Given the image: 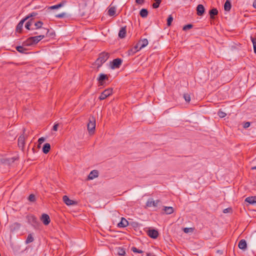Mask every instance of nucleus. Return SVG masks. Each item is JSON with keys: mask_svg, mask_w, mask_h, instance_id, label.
Wrapping results in <instances>:
<instances>
[{"mask_svg": "<svg viewBox=\"0 0 256 256\" xmlns=\"http://www.w3.org/2000/svg\"><path fill=\"white\" fill-rule=\"evenodd\" d=\"M45 37V35L40 34L37 36H31L23 42V46H30L37 44Z\"/></svg>", "mask_w": 256, "mask_h": 256, "instance_id": "1", "label": "nucleus"}, {"mask_svg": "<svg viewBox=\"0 0 256 256\" xmlns=\"http://www.w3.org/2000/svg\"><path fill=\"white\" fill-rule=\"evenodd\" d=\"M110 54L108 52H102L99 54L98 58L95 62V64L97 66L98 68H100L107 60Z\"/></svg>", "mask_w": 256, "mask_h": 256, "instance_id": "2", "label": "nucleus"}, {"mask_svg": "<svg viewBox=\"0 0 256 256\" xmlns=\"http://www.w3.org/2000/svg\"><path fill=\"white\" fill-rule=\"evenodd\" d=\"M96 128V118L94 116H90L87 124L88 130L90 134H93Z\"/></svg>", "mask_w": 256, "mask_h": 256, "instance_id": "3", "label": "nucleus"}, {"mask_svg": "<svg viewBox=\"0 0 256 256\" xmlns=\"http://www.w3.org/2000/svg\"><path fill=\"white\" fill-rule=\"evenodd\" d=\"M28 220L29 224H30L34 228H37L40 224V222L38 218L32 215L28 216Z\"/></svg>", "mask_w": 256, "mask_h": 256, "instance_id": "4", "label": "nucleus"}, {"mask_svg": "<svg viewBox=\"0 0 256 256\" xmlns=\"http://www.w3.org/2000/svg\"><path fill=\"white\" fill-rule=\"evenodd\" d=\"M122 59L120 58H115L110 62V68L112 70L118 68L122 65Z\"/></svg>", "mask_w": 256, "mask_h": 256, "instance_id": "5", "label": "nucleus"}, {"mask_svg": "<svg viewBox=\"0 0 256 256\" xmlns=\"http://www.w3.org/2000/svg\"><path fill=\"white\" fill-rule=\"evenodd\" d=\"M97 80L98 82V86H103L106 81L108 80V77L106 74L101 73L97 78Z\"/></svg>", "mask_w": 256, "mask_h": 256, "instance_id": "6", "label": "nucleus"}, {"mask_svg": "<svg viewBox=\"0 0 256 256\" xmlns=\"http://www.w3.org/2000/svg\"><path fill=\"white\" fill-rule=\"evenodd\" d=\"M112 88H108L105 90L104 91H103L101 93V94L99 96L98 98L100 100H104L106 99L107 97L110 96V94H112Z\"/></svg>", "mask_w": 256, "mask_h": 256, "instance_id": "7", "label": "nucleus"}, {"mask_svg": "<svg viewBox=\"0 0 256 256\" xmlns=\"http://www.w3.org/2000/svg\"><path fill=\"white\" fill-rule=\"evenodd\" d=\"M160 203H161L160 200H154L152 198H148L146 202V206L147 207H151L152 206L157 207Z\"/></svg>", "mask_w": 256, "mask_h": 256, "instance_id": "8", "label": "nucleus"}, {"mask_svg": "<svg viewBox=\"0 0 256 256\" xmlns=\"http://www.w3.org/2000/svg\"><path fill=\"white\" fill-rule=\"evenodd\" d=\"M148 235L152 238L156 239L158 236V232L156 229H150L147 232Z\"/></svg>", "mask_w": 256, "mask_h": 256, "instance_id": "9", "label": "nucleus"}, {"mask_svg": "<svg viewBox=\"0 0 256 256\" xmlns=\"http://www.w3.org/2000/svg\"><path fill=\"white\" fill-rule=\"evenodd\" d=\"M196 10L198 16H202L205 13L206 9L202 4H199L196 6Z\"/></svg>", "mask_w": 256, "mask_h": 256, "instance_id": "10", "label": "nucleus"}, {"mask_svg": "<svg viewBox=\"0 0 256 256\" xmlns=\"http://www.w3.org/2000/svg\"><path fill=\"white\" fill-rule=\"evenodd\" d=\"M40 220L43 222V224L46 226L48 225L50 222V220L49 216L46 214H42L40 217Z\"/></svg>", "mask_w": 256, "mask_h": 256, "instance_id": "11", "label": "nucleus"}, {"mask_svg": "<svg viewBox=\"0 0 256 256\" xmlns=\"http://www.w3.org/2000/svg\"><path fill=\"white\" fill-rule=\"evenodd\" d=\"M62 200L68 206H73L77 204V202L70 200L67 196H63Z\"/></svg>", "mask_w": 256, "mask_h": 256, "instance_id": "12", "label": "nucleus"}, {"mask_svg": "<svg viewBox=\"0 0 256 256\" xmlns=\"http://www.w3.org/2000/svg\"><path fill=\"white\" fill-rule=\"evenodd\" d=\"M25 144V138L24 134L20 136L18 138V146L23 150Z\"/></svg>", "mask_w": 256, "mask_h": 256, "instance_id": "13", "label": "nucleus"}, {"mask_svg": "<svg viewBox=\"0 0 256 256\" xmlns=\"http://www.w3.org/2000/svg\"><path fill=\"white\" fill-rule=\"evenodd\" d=\"M26 21V18H22L20 20L16 26V31L19 33H21L22 30L24 23Z\"/></svg>", "mask_w": 256, "mask_h": 256, "instance_id": "14", "label": "nucleus"}, {"mask_svg": "<svg viewBox=\"0 0 256 256\" xmlns=\"http://www.w3.org/2000/svg\"><path fill=\"white\" fill-rule=\"evenodd\" d=\"M148 44V40L146 38L140 40L138 42V45L140 46L139 50L146 47Z\"/></svg>", "mask_w": 256, "mask_h": 256, "instance_id": "15", "label": "nucleus"}, {"mask_svg": "<svg viewBox=\"0 0 256 256\" xmlns=\"http://www.w3.org/2000/svg\"><path fill=\"white\" fill-rule=\"evenodd\" d=\"M218 10L216 8H213L209 10V14L210 19H214L215 16L218 14Z\"/></svg>", "mask_w": 256, "mask_h": 256, "instance_id": "16", "label": "nucleus"}, {"mask_svg": "<svg viewBox=\"0 0 256 256\" xmlns=\"http://www.w3.org/2000/svg\"><path fill=\"white\" fill-rule=\"evenodd\" d=\"M128 225V221L124 218H121V220L118 224V226L119 228H125Z\"/></svg>", "mask_w": 256, "mask_h": 256, "instance_id": "17", "label": "nucleus"}, {"mask_svg": "<svg viewBox=\"0 0 256 256\" xmlns=\"http://www.w3.org/2000/svg\"><path fill=\"white\" fill-rule=\"evenodd\" d=\"M66 3V0H62L60 3L57 4L50 6V7H49V9L56 10V9L60 8L62 7L63 6H64Z\"/></svg>", "mask_w": 256, "mask_h": 256, "instance_id": "18", "label": "nucleus"}, {"mask_svg": "<svg viewBox=\"0 0 256 256\" xmlns=\"http://www.w3.org/2000/svg\"><path fill=\"white\" fill-rule=\"evenodd\" d=\"M126 26L122 27L118 32V37L120 38H124L126 36Z\"/></svg>", "mask_w": 256, "mask_h": 256, "instance_id": "19", "label": "nucleus"}, {"mask_svg": "<svg viewBox=\"0 0 256 256\" xmlns=\"http://www.w3.org/2000/svg\"><path fill=\"white\" fill-rule=\"evenodd\" d=\"M245 202L250 204H256V196H248L245 199Z\"/></svg>", "mask_w": 256, "mask_h": 256, "instance_id": "20", "label": "nucleus"}, {"mask_svg": "<svg viewBox=\"0 0 256 256\" xmlns=\"http://www.w3.org/2000/svg\"><path fill=\"white\" fill-rule=\"evenodd\" d=\"M238 248L242 250H246L247 248L246 242L245 240H241L238 244Z\"/></svg>", "mask_w": 256, "mask_h": 256, "instance_id": "21", "label": "nucleus"}, {"mask_svg": "<svg viewBox=\"0 0 256 256\" xmlns=\"http://www.w3.org/2000/svg\"><path fill=\"white\" fill-rule=\"evenodd\" d=\"M43 30H44L46 33V36L50 38H54L55 36V32L54 30H50L48 29L43 28Z\"/></svg>", "mask_w": 256, "mask_h": 256, "instance_id": "22", "label": "nucleus"}, {"mask_svg": "<svg viewBox=\"0 0 256 256\" xmlns=\"http://www.w3.org/2000/svg\"><path fill=\"white\" fill-rule=\"evenodd\" d=\"M98 171L97 170H92L88 176V180H93L98 176Z\"/></svg>", "mask_w": 256, "mask_h": 256, "instance_id": "23", "label": "nucleus"}, {"mask_svg": "<svg viewBox=\"0 0 256 256\" xmlns=\"http://www.w3.org/2000/svg\"><path fill=\"white\" fill-rule=\"evenodd\" d=\"M50 150V145L48 143H46L44 144L43 147L42 148V152L45 154H47Z\"/></svg>", "mask_w": 256, "mask_h": 256, "instance_id": "24", "label": "nucleus"}, {"mask_svg": "<svg viewBox=\"0 0 256 256\" xmlns=\"http://www.w3.org/2000/svg\"><path fill=\"white\" fill-rule=\"evenodd\" d=\"M24 46L23 44L22 46H18L16 47V49L21 54H26V51L28 49L24 48Z\"/></svg>", "mask_w": 256, "mask_h": 256, "instance_id": "25", "label": "nucleus"}, {"mask_svg": "<svg viewBox=\"0 0 256 256\" xmlns=\"http://www.w3.org/2000/svg\"><path fill=\"white\" fill-rule=\"evenodd\" d=\"M232 8L231 2L230 0H226L224 4V10L228 12Z\"/></svg>", "mask_w": 256, "mask_h": 256, "instance_id": "26", "label": "nucleus"}, {"mask_svg": "<svg viewBox=\"0 0 256 256\" xmlns=\"http://www.w3.org/2000/svg\"><path fill=\"white\" fill-rule=\"evenodd\" d=\"M117 254L120 256H124L126 254L125 249L123 248L118 247L116 248Z\"/></svg>", "mask_w": 256, "mask_h": 256, "instance_id": "27", "label": "nucleus"}, {"mask_svg": "<svg viewBox=\"0 0 256 256\" xmlns=\"http://www.w3.org/2000/svg\"><path fill=\"white\" fill-rule=\"evenodd\" d=\"M148 10L146 8H142L140 12V15L141 17L144 18L148 15Z\"/></svg>", "mask_w": 256, "mask_h": 256, "instance_id": "28", "label": "nucleus"}, {"mask_svg": "<svg viewBox=\"0 0 256 256\" xmlns=\"http://www.w3.org/2000/svg\"><path fill=\"white\" fill-rule=\"evenodd\" d=\"M164 210L166 214H170L174 212V208L172 206H164Z\"/></svg>", "mask_w": 256, "mask_h": 256, "instance_id": "29", "label": "nucleus"}, {"mask_svg": "<svg viewBox=\"0 0 256 256\" xmlns=\"http://www.w3.org/2000/svg\"><path fill=\"white\" fill-rule=\"evenodd\" d=\"M116 8L114 6L110 7L108 12V14L110 16H114L116 14Z\"/></svg>", "mask_w": 256, "mask_h": 256, "instance_id": "30", "label": "nucleus"}, {"mask_svg": "<svg viewBox=\"0 0 256 256\" xmlns=\"http://www.w3.org/2000/svg\"><path fill=\"white\" fill-rule=\"evenodd\" d=\"M33 21H34V19L33 18H30V19L26 23V24H25V28L28 30H32L30 27V26L32 25V24L33 22Z\"/></svg>", "mask_w": 256, "mask_h": 256, "instance_id": "31", "label": "nucleus"}, {"mask_svg": "<svg viewBox=\"0 0 256 256\" xmlns=\"http://www.w3.org/2000/svg\"><path fill=\"white\" fill-rule=\"evenodd\" d=\"M250 38L252 43L254 53L256 54V38L250 36Z\"/></svg>", "mask_w": 256, "mask_h": 256, "instance_id": "32", "label": "nucleus"}, {"mask_svg": "<svg viewBox=\"0 0 256 256\" xmlns=\"http://www.w3.org/2000/svg\"><path fill=\"white\" fill-rule=\"evenodd\" d=\"M34 240V238L32 235V234H29L25 242L26 244H30V242H32Z\"/></svg>", "mask_w": 256, "mask_h": 256, "instance_id": "33", "label": "nucleus"}, {"mask_svg": "<svg viewBox=\"0 0 256 256\" xmlns=\"http://www.w3.org/2000/svg\"><path fill=\"white\" fill-rule=\"evenodd\" d=\"M154 2L152 4L153 8H157L160 6L162 0H154Z\"/></svg>", "mask_w": 256, "mask_h": 256, "instance_id": "34", "label": "nucleus"}, {"mask_svg": "<svg viewBox=\"0 0 256 256\" xmlns=\"http://www.w3.org/2000/svg\"><path fill=\"white\" fill-rule=\"evenodd\" d=\"M42 24L43 22L42 21H38L34 24V26H36V28H32V30L40 28H42Z\"/></svg>", "mask_w": 256, "mask_h": 256, "instance_id": "35", "label": "nucleus"}, {"mask_svg": "<svg viewBox=\"0 0 256 256\" xmlns=\"http://www.w3.org/2000/svg\"><path fill=\"white\" fill-rule=\"evenodd\" d=\"M37 15H38L37 12H32L30 14H28V16H26L25 18H26V20H28L30 18H32V17L36 16Z\"/></svg>", "mask_w": 256, "mask_h": 256, "instance_id": "36", "label": "nucleus"}, {"mask_svg": "<svg viewBox=\"0 0 256 256\" xmlns=\"http://www.w3.org/2000/svg\"><path fill=\"white\" fill-rule=\"evenodd\" d=\"M173 17L172 15L170 14L168 16V18H167V23L166 24L168 26H170L172 24V22L173 21Z\"/></svg>", "mask_w": 256, "mask_h": 256, "instance_id": "37", "label": "nucleus"}, {"mask_svg": "<svg viewBox=\"0 0 256 256\" xmlns=\"http://www.w3.org/2000/svg\"><path fill=\"white\" fill-rule=\"evenodd\" d=\"M28 199L30 202H35L36 201V198L34 194H30Z\"/></svg>", "mask_w": 256, "mask_h": 256, "instance_id": "38", "label": "nucleus"}, {"mask_svg": "<svg viewBox=\"0 0 256 256\" xmlns=\"http://www.w3.org/2000/svg\"><path fill=\"white\" fill-rule=\"evenodd\" d=\"M131 250L134 253L142 254V253H143V252H144L142 250H138L134 246H133L131 248Z\"/></svg>", "mask_w": 256, "mask_h": 256, "instance_id": "39", "label": "nucleus"}, {"mask_svg": "<svg viewBox=\"0 0 256 256\" xmlns=\"http://www.w3.org/2000/svg\"><path fill=\"white\" fill-rule=\"evenodd\" d=\"M193 27V25L192 24H188L185 25L183 28L182 30L184 31H186Z\"/></svg>", "mask_w": 256, "mask_h": 256, "instance_id": "40", "label": "nucleus"}, {"mask_svg": "<svg viewBox=\"0 0 256 256\" xmlns=\"http://www.w3.org/2000/svg\"><path fill=\"white\" fill-rule=\"evenodd\" d=\"M20 227V224L18 223H15L12 226L11 231H14L16 229H18Z\"/></svg>", "mask_w": 256, "mask_h": 256, "instance_id": "41", "label": "nucleus"}, {"mask_svg": "<svg viewBox=\"0 0 256 256\" xmlns=\"http://www.w3.org/2000/svg\"><path fill=\"white\" fill-rule=\"evenodd\" d=\"M183 97L186 102H190V96L189 94H184Z\"/></svg>", "mask_w": 256, "mask_h": 256, "instance_id": "42", "label": "nucleus"}, {"mask_svg": "<svg viewBox=\"0 0 256 256\" xmlns=\"http://www.w3.org/2000/svg\"><path fill=\"white\" fill-rule=\"evenodd\" d=\"M66 13L62 12L61 14H58L56 15L55 16L56 18H64V17H65L66 16Z\"/></svg>", "mask_w": 256, "mask_h": 256, "instance_id": "43", "label": "nucleus"}, {"mask_svg": "<svg viewBox=\"0 0 256 256\" xmlns=\"http://www.w3.org/2000/svg\"><path fill=\"white\" fill-rule=\"evenodd\" d=\"M218 114L221 118H223L226 116V114L222 110H219L218 112Z\"/></svg>", "mask_w": 256, "mask_h": 256, "instance_id": "44", "label": "nucleus"}, {"mask_svg": "<svg viewBox=\"0 0 256 256\" xmlns=\"http://www.w3.org/2000/svg\"><path fill=\"white\" fill-rule=\"evenodd\" d=\"M183 230L185 233H188L190 232H192L193 228H184Z\"/></svg>", "mask_w": 256, "mask_h": 256, "instance_id": "45", "label": "nucleus"}, {"mask_svg": "<svg viewBox=\"0 0 256 256\" xmlns=\"http://www.w3.org/2000/svg\"><path fill=\"white\" fill-rule=\"evenodd\" d=\"M145 2V0H136V2L138 4L142 5Z\"/></svg>", "mask_w": 256, "mask_h": 256, "instance_id": "46", "label": "nucleus"}, {"mask_svg": "<svg viewBox=\"0 0 256 256\" xmlns=\"http://www.w3.org/2000/svg\"><path fill=\"white\" fill-rule=\"evenodd\" d=\"M46 139L44 138V137H41L38 140V144H39V145L41 144L42 143H43L44 141H45Z\"/></svg>", "mask_w": 256, "mask_h": 256, "instance_id": "47", "label": "nucleus"}, {"mask_svg": "<svg viewBox=\"0 0 256 256\" xmlns=\"http://www.w3.org/2000/svg\"><path fill=\"white\" fill-rule=\"evenodd\" d=\"M134 53H136V52L134 50H133V48H131L128 50V55H132L134 54Z\"/></svg>", "mask_w": 256, "mask_h": 256, "instance_id": "48", "label": "nucleus"}, {"mask_svg": "<svg viewBox=\"0 0 256 256\" xmlns=\"http://www.w3.org/2000/svg\"><path fill=\"white\" fill-rule=\"evenodd\" d=\"M139 48H140V46L138 45V43H137L136 44V45L132 48H133V50H134L136 52H138L140 50Z\"/></svg>", "mask_w": 256, "mask_h": 256, "instance_id": "49", "label": "nucleus"}, {"mask_svg": "<svg viewBox=\"0 0 256 256\" xmlns=\"http://www.w3.org/2000/svg\"><path fill=\"white\" fill-rule=\"evenodd\" d=\"M250 125V122H246L244 123V128H248Z\"/></svg>", "mask_w": 256, "mask_h": 256, "instance_id": "50", "label": "nucleus"}, {"mask_svg": "<svg viewBox=\"0 0 256 256\" xmlns=\"http://www.w3.org/2000/svg\"><path fill=\"white\" fill-rule=\"evenodd\" d=\"M58 126V124H54L52 127V130L54 131H57Z\"/></svg>", "mask_w": 256, "mask_h": 256, "instance_id": "51", "label": "nucleus"}, {"mask_svg": "<svg viewBox=\"0 0 256 256\" xmlns=\"http://www.w3.org/2000/svg\"><path fill=\"white\" fill-rule=\"evenodd\" d=\"M231 210V208H227L224 210L223 212L224 213H226L230 212V211Z\"/></svg>", "mask_w": 256, "mask_h": 256, "instance_id": "52", "label": "nucleus"}, {"mask_svg": "<svg viewBox=\"0 0 256 256\" xmlns=\"http://www.w3.org/2000/svg\"><path fill=\"white\" fill-rule=\"evenodd\" d=\"M252 6L255 8H256V0L254 1Z\"/></svg>", "mask_w": 256, "mask_h": 256, "instance_id": "53", "label": "nucleus"}, {"mask_svg": "<svg viewBox=\"0 0 256 256\" xmlns=\"http://www.w3.org/2000/svg\"><path fill=\"white\" fill-rule=\"evenodd\" d=\"M252 170H256V166H254L252 168Z\"/></svg>", "mask_w": 256, "mask_h": 256, "instance_id": "54", "label": "nucleus"}, {"mask_svg": "<svg viewBox=\"0 0 256 256\" xmlns=\"http://www.w3.org/2000/svg\"><path fill=\"white\" fill-rule=\"evenodd\" d=\"M42 34H44H44H46L44 30V32H42Z\"/></svg>", "mask_w": 256, "mask_h": 256, "instance_id": "55", "label": "nucleus"}, {"mask_svg": "<svg viewBox=\"0 0 256 256\" xmlns=\"http://www.w3.org/2000/svg\"><path fill=\"white\" fill-rule=\"evenodd\" d=\"M34 34H38V32H34Z\"/></svg>", "mask_w": 256, "mask_h": 256, "instance_id": "56", "label": "nucleus"}, {"mask_svg": "<svg viewBox=\"0 0 256 256\" xmlns=\"http://www.w3.org/2000/svg\"><path fill=\"white\" fill-rule=\"evenodd\" d=\"M81 15L82 16H84V14L83 13V14H82Z\"/></svg>", "mask_w": 256, "mask_h": 256, "instance_id": "57", "label": "nucleus"}]
</instances>
